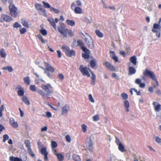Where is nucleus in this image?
<instances>
[{
    "label": "nucleus",
    "mask_w": 161,
    "mask_h": 161,
    "mask_svg": "<svg viewBox=\"0 0 161 161\" xmlns=\"http://www.w3.org/2000/svg\"><path fill=\"white\" fill-rule=\"evenodd\" d=\"M30 90L32 92H35L36 91V87L35 85H31L30 86Z\"/></svg>",
    "instance_id": "56"
},
{
    "label": "nucleus",
    "mask_w": 161,
    "mask_h": 161,
    "mask_svg": "<svg viewBox=\"0 0 161 161\" xmlns=\"http://www.w3.org/2000/svg\"><path fill=\"white\" fill-rule=\"evenodd\" d=\"M46 116H47L48 118H50L52 117V114L49 111H47L46 112Z\"/></svg>",
    "instance_id": "64"
},
{
    "label": "nucleus",
    "mask_w": 161,
    "mask_h": 161,
    "mask_svg": "<svg viewBox=\"0 0 161 161\" xmlns=\"http://www.w3.org/2000/svg\"><path fill=\"white\" fill-rule=\"evenodd\" d=\"M65 33L67 35V34H68L70 37H72L74 36L73 32L71 30H69L67 29V30H66V32Z\"/></svg>",
    "instance_id": "39"
},
{
    "label": "nucleus",
    "mask_w": 161,
    "mask_h": 161,
    "mask_svg": "<svg viewBox=\"0 0 161 161\" xmlns=\"http://www.w3.org/2000/svg\"><path fill=\"white\" fill-rule=\"evenodd\" d=\"M37 36V37H38V38L42 42V43L44 44L45 43V41H44L43 37H42V36L40 34H39Z\"/></svg>",
    "instance_id": "48"
},
{
    "label": "nucleus",
    "mask_w": 161,
    "mask_h": 161,
    "mask_svg": "<svg viewBox=\"0 0 161 161\" xmlns=\"http://www.w3.org/2000/svg\"><path fill=\"white\" fill-rule=\"evenodd\" d=\"M4 110V105H2L0 107V118L3 117V112Z\"/></svg>",
    "instance_id": "46"
},
{
    "label": "nucleus",
    "mask_w": 161,
    "mask_h": 161,
    "mask_svg": "<svg viewBox=\"0 0 161 161\" xmlns=\"http://www.w3.org/2000/svg\"><path fill=\"white\" fill-rule=\"evenodd\" d=\"M9 160L10 161H22V160L21 158L17 157H14L13 156H10L9 157Z\"/></svg>",
    "instance_id": "26"
},
{
    "label": "nucleus",
    "mask_w": 161,
    "mask_h": 161,
    "mask_svg": "<svg viewBox=\"0 0 161 161\" xmlns=\"http://www.w3.org/2000/svg\"><path fill=\"white\" fill-rule=\"evenodd\" d=\"M70 109L69 106L68 104H66L62 108V114H67Z\"/></svg>",
    "instance_id": "22"
},
{
    "label": "nucleus",
    "mask_w": 161,
    "mask_h": 161,
    "mask_svg": "<svg viewBox=\"0 0 161 161\" xmlns=\"http://www.w3.org/2000/svg\"><path fill=\"white\" fill-rule=\"evenodd\" d=\"M4 70H8L9 72H12L13 70V69L12 66H8L5 67H4L2 68Z\"/></svg>",
    "instance_id": "31"
},
{
    "label": "nucleus",
    "mask_w": 161,
    "mask_h": 161,
    "mask_svg": "<svg viewBox=\"0 0 161 161\" xmlns=\"http://www.w3.org/2000/svg\"><path fill=\"white\" fill-rule=\"evenodd\" d=\"M3 142H5L7 140L9 139V137L7 134H5L3 136Z\"/></svg>",
    "instance_id": "51"
},
{
    "label": "nucleus",
    "mask_w": 161,
    "mask_h": 161,
    "mask_svg": "<svg viewBox=\"0 0 161 161\" xmlns=\"http://www.w3.org/2000/svg\"><path fill=\"white\" fill-rule=\"evenodd\" d=\"M90 64L91 66L94 68L96 66V63L95 60H91L90 61Z\"/></svg>",
    "instance_id": "47"
},
{
    "label": "nucleus",
    "mask_w": 161,
    "mask_h": 161,
    "mask_svg": "<svg viewBox=\"0 0 161 161\" xmlns=\"http://www.w3.org/2000/svg\"><path fill=\"white\" fill-rule=\"evenodd\" d=\"M14 28H17L19 27L21 28V26L19 25L18 22H15L13 25Z\"/></svg>",
    "instance_id": "52"
},
{
    "label": "nucleus",
    "mask_w": 161,
    "mask_h": 161,
    "mask_svg": "<svg viewBox=\"0 0 161 161\" xmlns=\"http://www.w3.org/2000/svg\"><path fill=\"white\" fill-rule=\"evenodd\" d=\"M65 139L66 141L68 142H71V139L69 135H66L65 136Z\"/></svg>",
    "instance_id": "58"
},
{
    "label": "nucleus",
    "mask_w": 161,
    "mask_h": 161,
    "mask_svg": "<svg viewBox=\"0 0 161 161\" xmlns=\"http://www.w3.org/2000/svg\"><path fill=\"white\" fill-rule=\"evenodd\" d=\"M24 81L25 83L27 85H29L30 83V80L29 76L26 77L24 78Z\"/></svg>",
    "instance_id": "37"
},
{
    "label": "nucleus",
    "mask_w": 161,
    "mask_h": 161,
    "mask_svg": "<svg viewBox=\"0 0 161 161\" xmlns=\"http://www.w3.org/2000/svg\"><path fill=\"white\" fill-rule=\"evenodd\" d=\"M88 98L90 101L92 103L94 102V100L93 98L92 95L91 94H90L88 96Z\"/></svg>",
    "instance_id": "61"
},
{
    "label": "nucleus",
    "mask_w": 161,
    "mask_h": 161,
    "mask_svg": "<svg viewBox=\"0 0 161 161\" xmlns=\"http://www.w3.org/2000/svg\"><path fill=\"white\" fill-rule=\"evenodd\" d=\"M41 153L44 156V159L45 161H47L48 160L47 155L48 153L47 152V148L46 147L42 148L40 150Z\"/></svg>",
    "instance_id": "10"
},
{
    "label": "nucleus",
    "mask_w": 161,
    "mask_h": 161,
    "mask_svg": "<svg viewBox=\"0 0 161 161\" xmlns=\"http://www.w3.org/2000/svg\"><path fill=\"white\" fill-rule=\"evenodd\" d=\"M56 156L59 161L63 160L64 159V156L61 153H58Z\"/></svg>",
    "instance_id": "38"
},
{
    "label": "nucleus",
    "mask_w": 161,
    "mask_h": 161,
    "mask_svg": "<svg viewBox=\"0 0 161 161\" xmlns=\"http://www.w3.org/2000/svg\"><path fill=\"white\" fill-rule=\"evenodd\" d=\"M85 43L88 47L90 49H93L94 47L93 40L91 38L85 39Z\"/></svg>",
    "instance_id": "9"
},
{
    "label": "nucleus",
    "mask_w": 161,
    "mask_h": 161,
    "mask_svg": "<svg viewBox=\"0 0 161 161\" xmlns=\"http://www.w3.org/2000/svg\"><path fill=\"white\" fill-rule=\"evenodd\" d=\"M27 152L32 157H35V155L32 151L31 148L28 149Z\"/></svg>",
    "instance_id": "45"
},
{
    "label": "nucleus",
    "mask_w": 161,
    "mask_h": 161,
    "mask_svg": "<svg viewBox=\"0 0 161 161\" xmlns=\"http://www.w3.org/2000/svg\"><path fill=\"white\" fill-rule=\"evenodd\" d=\"M37 92L40 95H42L43 97H45L46 94L42 90H39L37 91Z\"/></svg>",
    "instance_id": "50"
},
{
    "label": "nucleus",
    "mask_w": 161,
    "mask_h": 161,
    "mask_svg": "<svg viewBox=\"0 0 161 161\" xmlns=\"http://www.w3.org/2000/svg\"><path fill=\"white\" fill-rule=\"evenodd\" d=\"M9 123L14 128H17L18 127V125L17 122H15L13 118H10L9 119Z\"/></svg>",
    "instance_id": "20"
},
{
    "label": "nucleus",
    "mask_w": 161,
    "mask_h": 161,
    "mask_svg": "<svg viewBox=\"0 0 161 161\" xmlns=\"http://www.w3.org/2000/svg\"><path fill=\"white\" fill-rule=\"evenodd\" d=\"M86 148L90 151H92L93 149V144L91 136H87L85 141Z\"/></svg>",
    "instance_id": "3"
},
{
    "label": "nucleus",
    "mask_w": 161,
    "mask_h": 161,
    "mask_svg": "<svg viewBox=\"0 0 161 161\" xmlns=\"http://www.w3.org/2000/svg\"><path fill=\"white\" fill-rule=\"evenodd\" d=\"M141 80L139 78L136 79L135 81L136 84L139 85V87L141 88H144L145 86V84L144 83H142Z\"/></svg>",
    "instance_id": "21"
},
{
    "label": "nucleus",
    "mask_w": 161,
    "mask_h": 161,
    "mask_svg": "<svg viewBox=\"0 0 161 161\" xmlns=\"http://www.w3.org/2000/svg\"><path fill=\"white\" fill-rule=\"evenodd\" d=\"M127 152V150L125 148V146L121 143V152Z\"/></svg>",
    "instance_id": "63"
},
{
    "label": "nucleus",
    "mask_w": 161,
    "mask_h": 161,
    "mask_svg": "<svg viewBox=\"0 0 161 161\" xmlns=\"http://www.w3.org/2000/svg\"><path fill=\"white\" fill-rule=\"evenodd\" d=\"M85 53H83L82 54V56L85 59H88L90 57V55L89 54L91 52L89 50V52H87V53L84 52Z\"/></svg>",
    "instance_id": "34"
},
{
    "label": "nucleus",
    "mask_w": 161,
    "mask_h": 161,
    "mask_svg": "<svg viewBox=\"0 0 161 161\" xmlns=\"http://www.w3.org/2000/svg\"><path fill=\"white\" fill-rule=\"evenodd\" d=\"M153 104L154 106L155 111L159 112L161 110V105L157 102H153Z\"/></svg>",
    "instance_id": "19"
},
{
    "label": "nucleus",
    "mask_w": 161,
    "mask_h": 161,
    "mask_svg": "<svg viewBox=\"0 0 161 161\" xmlns=\"http://www.w3.org/2000/svg\"><path fill=\"white\" fill-rule=\"evenodd\" d=\"M67 29V28H66L65 25L63 24H62L58 27V31L64 37H67V35L65 33Z\"/></svg>",
    "instance_id": "6"
},
{
    "label": "nucleus",
    "mask_w": 161,
    "mask_h": 161,
    "mask_svg": "<svg viewBox=\"0 0 161 161\" xmlns=\"http://www.w3.org/2000/svg\"><path fill=\"white\" fill-rule=\"evenodd\" d=\"M35 7L37 11L39 10L42 7V6L41 4L38 3H36L35 4Z\"/></svg>",
    "instance_id": "43"
},
{
    "label": "nucleus",
    "mask_w": 161,
    "mask_h": 161,
    "mask_svg": "<svg viewBox=\"0 0 161 161\" xmlns=\"http://www.w3.org/2000/svg\"><path fill=\"white\" fill-rule=\"evenodd\" d=\"M66 23L70 26H74L75 25V21L72 20L68 19L66 20Z\"/></svg>",
    "instance_id": "32"
},
{
    "label": "nucleus",
    "mask_w": 161,
    "mask_h": 161,
    "mask_svg": "<svg viewBox=\"0 0 161 161\" xmlns=\"http://www.w3.org/2000/svg\"><path fill=\"white\" fill-rule=\"evenodd\" d=\"M0 55L2 58H5L6 56V53L3 48L0 50Z\"/></svg>",
    "instance_id": "33"
},
{
    "label": "nucleus",
    "mask_w": 161,
    "mask_h": 161,
    "mask_svg": "<svg viewBox=\"0 0 161 161\" xmlns=\"http://www.w3.org/2000/svg\"><path fill=\"white\" fill-rule=\"evenodd\" d=\"M16 90H18L17 92L18 95L20 96H23L24 95V91L23 88L20 85H18L15 88Z\"/></svg>",
    "instance_id": "16"
},
{
    "label": "nucleus",
    "mask_w": 161,
    "mask_h": 161,
    "mask_svg": "<svg viewBox=\"0 0 161 161\" xmlns=\"http://www.w3.org/2000/svg\"><path fill=\"white\" fill-rule=\"evenodd\" d=\"M91 73L92 75V76L91 77V79L92 80H95L96 79V75L94 74V73L92 72L91 70H90Z\"/></svg>",
    "instance_id": "59"
},
{
    "label": "nucleus",
    "mask_w": 161,
    "mask_h": 161,
    "mask_svg": "<svg viewBox=\"0 0 161 161\" xmlns=\"http://www.w3.org/2000/svg\"><path fill=\"white\" fill-rule=\"evenodd\" d=\"M51 145L52 149L55 148L57 147L58 146L57 142L54 141H52Z\"/></svg>",
    "instance_id": "55"
},
{
    "label": "nucleus",
    "mask_w": 161,
    "mask_h": 161,
    "mask_svg": "<svg viewBox=\"0 0 161 161\" xmlns=\"http://www.w3.org/2000/svg\"><path fill=\"white\" fill-rule=\"evenodd\" d=\"M153 29H152V31L153 33H158V31L156 30V29H159L160 30L161 28L160 25L159 24H158L157 23H155L153 24Z\"/></svg>",
    "instance_id": "23"
},
{
    "label": "nucleus",
    "mask_w": 161,
    "mask_h": 161,
    "mask_svg": "<svg viewBox=\"0 0 161 161\" xmlns=\"http://www.w3.org/2000/svg\"><path fill=\"white\" fill-rule=\"evenodd\" d=\"M129 103L127 100H125L124 102V106L126 108L127 112H128L129 111Z\"/></svg>",
    "instance_id": "30"
},
{
    "label": "nucleus",
    "mask_w": 161,
    "mask_h": 161,
    "mask_svg": "<svg viewBox=\"0 0 161 161\" xmlns=\"http://www.w3.org/2000/svg\"><path fill=\"white\" fill-rule=\"evenodd\" d=\"M93 120L94 121H97L99 119V116L98 114H97L93 117Z\"/></svg>",
    "instance_id": "57"
},
{
    "label": "nucleus",
    "mask_w": 161,
    "mask_h": 161,
    "mask_svg": "<svg viewBox=\"0 0 161 161\" xmlns=\"http://www.w3.org/2000/svg\"><path fill=\"white\" fill-rule=\"evenodd\" d=\"M41 87L45 91L47 92L48 95L53 93V91L52 89V87L49 84H47L46 85H42Z\"/></svg>",
    "instance_id": "5"
},
{
    "label": "nucleus",
    "mask_w": 161,
    "mask_h": 161,
    "mask_svg": "<svg viewBox=\"0 0 161 161\" xmlns=\"http://www.w3.org/2000/svg\"><path fill=\"white\" fill-rule=\"evenodd\" d=\"M73 10L76 14H81L83 12V10L82 8L80 7H76V8Z\"/></svg>",
    "instance_id": "24"
},
{
    "label": "nucleus",
    "mask_w": 161,
    "mask_h": 161,
    "mask_svg": "<svg viewBox=\"0 0 161 161\" xmlns=\"http://www.w3.org/2000/svg\"><path fill=\"white\" fill-rule=\"evenodd\" d=\"M156 142L159 143H161V139L159 137L157 136L155 137Z\"/></svg>",
    "instance_id": "62"
},
{
    "label": "nucleus",
    "mask_w": 161,
    "mask_h": 161,
    "mask_svg": "<svg viewBox=\"0 0 161 161\" xmlns=\"http://www.w3.org/2000/svg\"><path fill=\"white\" fill-rule=\"evenodd\" d=\"M25 144L27 148V149L31 148V143L29 140H26L25 141Z\"/></svg>",
    "instance_id": "40"
},
{
    "label": "nucleus",
    "mask_w": 161,
    "mask_h": 161,
    "mask_svg": "<svg viewBox=\"0 0 161 161\" xmlns=\"http://www.w3.org/2000/svg\"><path fill=\"white\" fill-rule=\"evenodd\" d=\"M44 64L46 69L47 71L51 72H54V69L53 67L50 64L46 62H44Z\"/></svg>",
    "instance_id": "17"
},
{
    "label": "nucleus",
    "mask_w": 161,
    "mask_h": 161,
    "mask_svg": "<svg viewBox=\"0 0 161 161\" xmlns=\"http://www.w3.org/2000/svg\"><path fill=\"white\" fill-rule=\"evenodd\" d=\"M39 31L40 33L43 36H46L47 34V31L44 28H42V29H41L39 30Z\"/></svg>",
    "instance_id": "41"
},
{
    "label": "nucleus",
    "mask_w": 161,
    "mask_h": 161,
    "mask_svg": "<svg viewBox=\"0 0 161 161\" xmlns=\"http://www.w3.org/2000/svg\"><path fill=\"white\" fill-rule=\"evenodd\" d=\"M116 138V142L117 144L119 146V149L121 151V142H120V140L117 137H115Z\"/></svg>",
    "instance_id": "42"
},
{
    "label": "nucleus",
    "mask_w": 161,
    "mask_h": 161,
    "mask_svg": "<svg viewBox=\"0 0 161 161\" xmlns=\"http://www.w3.org/2000/svg\"><path fill=\"white\" fill-rule=\"evenodd\" d=\"M47 20L53 28L56 30L57 27L55 23L58 22V19L57 18H55L54 20L53 18H50L48 19Z\"/></svg>",
    "instance_id": "12"
},
{
    "label": "nucleus",
    "mask_w": 161,
    "mask_h": 161,
    "mask_svg": "<svg viewBox=\"0 0 161 161\" xmlns=\"http://www.w3.org/2000/svg\"><path fill=\"white\" fill-rule=\"evenodd\" d=\"M95 32L96 35L99 37L102 38L103 36V34L98 30H96L95 31Z\"/></svg>",
    "instance_id": "36"
},
{
    "label": "nucleus",
    "mask_w": 161,
    "mask_h": 161,
    "mask_svg": "<svg viewBox=\"0 0 161 161\" xmlns=\"http://www.w3.org/2000/svg\"><path fill=\"white\" fill-rule=\"evenodd\" d=\"M21 22L23 26L26 28H29V26L28 23L26 20L24 19H21Z\"/></svg>",
    "instance_id": "29"
},
{
    "label": "nucleus",
    "mask_w": 161,
    "mask_h": 161,
    "mask_svg": "<svg viewBox=\"0 0 161 161\" xmlns=\"http://www.w3.org/2000/svg\"><path fill=\"white\" fill-rule=\"evenodd\" d=\"M130 64L129 63L128 66L129 67L128 69V75L129 76H131L136 73V70L133 67L130 66Z\"/></svg>",
    "instance_id": "15"
},
{
    "label": "nucleus",
    "mask_w": 161,
    "mask_h": 161,
    "mask_svg": "<svg viewBox=\"0 0 161 161\" xmlns=\"http://www.w3.org/2000/svg\"><path fill=\"white\" fill-rule=\"evenodd\" d=\"M62 48L66 55L69 57L75 56V52L73 50H70L69 48L65 45L62 46Z\"/></svg>",
    "instance_id": "2"
},
{
    "label": "nucleus",
    "mask_w": 161,
    "mask_h": 161,
    "mask_svg": "<svg viewBox=\"0 0 161 161\" xmlns=\"http://www.w3.org/2000/svg\"><path fill=\"white\" fill-rule=\"evenodd\" d=\"M26 31V29L24 28L20 29V32L21 34H24Z\"/></svg>",
    "instance_id": "60"
},
{
    "label": "nucleus",
    "mask_w": 161,
    "mask_h": 161,
    "mask_svg": "<svg viewBox=\"0 0 161 161\" xmlns=\"http://www.w3.org/2000/svg\"><path fill=\"white\" fill-rule=\"evenodd\" d=\"M38 11L40 14L43 15L44 16H46L47 14L46 12V10L42 7Z\"/></svg>",
    "instance_id": "27"
},
{
    "label": "nucleus",
    "mask_w": 161,
    "mask_h": 161,
    "mask_svg": "<svg viewBox=\"0 0 161 161\" xmlns=\"http://www.w3.org/2000/svg\"><path fill=\"white\" fill-rule=\"evenodd\" d=\"M73 159L75 161H80L81 159L80 157V156L76 154H74L72 156Z\"/></svg>",
    "instance_id": "35"
},
{
    "label": "nucleus",
    "mask_w": 161,
    "mask_h": 161,
    "mask_svg": "<svg viewBox=\"0 0 161 161\" xmlns=\"http://www.w3.org/2000/svg\"><path fill=\"white\" fill-rule=\"evenodd\" d=\"M81 3L80 0H77L75 2H74L72 3L71 5V8L72 10H74L76 7H80L81 5Z\"/></svg>",
    "instance_id": "13"
},
{
    "label": "nucleus",
    "mask_w": 161,
    "mask_h": 161,
    "mask_svg": "<svg viewBox=\"0 0 161 161\" xmlns=\"http://www.w3.org/2000/svg\"><path fill=\"white\" fill-rule=\"evenodd\" d=\"M148 76H150V78L153 80L155 81L156 83V85H153V87L155 88L157 86H158L159 84L157 80L156 76L154 73V74H152V72L150 73L148 75Z\"/></svg>",
    "instance_id": "14"
},
{
    "label": "nucleus",
    "mask_w": 161,
    "mask_h": 161,
    "mask_svg": "<svg viewBox=\"0 0 161 161\" xmlns=\"http://www.w3.org/2000/svg\"><path fill=\"white\" fill-rule=\"evenodd\" d=\"M42 3L43 4L44 7L45 8H50V9H51V8L52 7L48 3H46L44 1H42Z\"/></svg>",
    "instance_id": "49"
},
{
    "label": "nucleus",
    "mask_w": 161,
    "mask_h": 161,
    "mask_svg": "<svg viewBox=\"0 0 161 161\" xmlns=\"http://www.w3.org/2000/svg\"><path fill=\"white\" fill-rule=\"evenodd\" d=\"M8 8L10 11V15L12 17H16L18 15L17 8L12 2L10 3Z\"/></svg>",
    "instance_id": "1"
},
{
    "label": "nucleus",
    "mask_w": 161,
    "mask_h": 161,
    "mask_svg": "<svg viewBox=\"0 0 161 161\" xmlns=\"http://www.w3.org/2000/svg\"><path fill=\"white\" fill-rule=\"evenodd\" d=\"M76 46L79 47L84 52H89V50L85 46V44L82 41L78 40L77 41Z\"/></svg>",
    "instance_id": "8"
},
{
    "label": "nucleus",
    "mask_w": 161,
    "mask_h": 161,
    "mask_svg": "<svg viewBox=\"0 0 161 161\" xmlns=\"http://www.w3.org/2000/svg\"><path fill=\"white\" fill-rule=\"evenodd\" d=\"M104 65L106 66V68L109 70L111 71H114L115 69L114 67L111 64L108 62H106L104 64Z\"/></svg>",
    "instance_id": "18"
},
{
    "label": "nucleus",
    "mask_w": 161,
    "mask_h": 161,
    "mask_svg": "<svg viewBox=\"0 0 161 161\" xmlns=\"http://www.w3.org/2000/svg\"><path fill=\"white\" fill-rule=\"evenodd\" d=\"M50 10L52 12H53L56 14H58L59 12V11L58 9L55 8L53 7L51 8Z\"/></svg>",
    "instance_id": "54"
},
{
    "label": "nucleus",
    "mask_w": 161,
    "mask_h": 161,
    "mask_svg": "<svg viewBox=\"0 0 161 161\" xmlns=\"http://www.w3.org/2000/svg\"><path fill=\"white\" fill-rule=\"evenodd\" d=\"M121 97L125 101L128 98V95L127 93L123 92L121 94Z\"/></svg>",
    "instance_id": "44"
},
{
    "label": "nucleus",
    "mask_w": 161,
    "mask_h": 161,
    "mask_svg": "<svg viewBox=\"0 0 161 161\" xmlns=\"http://www.w3.org/2000/svg\"><path fill=\"white\" fill-rule=\"evenodd\" d=\"M13 19L10 16L5 14H3L1 15L0 18V22H10L13 20Z\"/></svg>",
    "instance_id": "7"
},
{
    "label": "nucleus",
    "mask_w": 161,
    "mask_h": 161,
    "mask_svg": "<svg viewBox=\"0 0 161 161\" xmlns=\"http://www.w3.org/2000/svg\"><path fill=\"white\" fill-rule=\"evenodd\" d=\"M130 60L131 63H132L134 65H136L137 64V58L135 55L131 57L130 58Z\"/></svg>",
    "instance_id": "25"
},
{
    "label": "nucleus",
    "mask_w": 161,
    "mask_h": 161,
    "mask_svg": "<svg viewBox=\"0 0 161 161\" xmlns=\"http://www.w3.org/2000/svg\"><path fill=\"white\" fill-rule=\"evenodd\" d=\"M79 70L82 74L84 76H86L88 77L90 76L89 71L90 70L89 68L86 66L83 67V65H81L79 68Z\"/></svg>",
    "instance_id": "4"
},
{
    "label": "nucleus",
    "mask_w": 161,
    "mask_h": 161,
    "mask_svg": "<svg viewBox=\"0 0 161 161\" xmlns=\"http://www.w3.org/2000/svg\"><path fill=\"white\" fill-rule=\"evenodd\" d=\"M152 72V74H154L153 72L150 71L147 69H146L143 73V76L142 78L143 80H146V77H150V76H148V75L150 73Z\"/></svg>",
    "instance_id": "11"
},
{
    "label": "nucleus",
    "mask_w": 161,
    "mask_h": 161,
    "mask_svg": "<svg viewBox=\"0 0 161 161\" xmlns=\"http://www.w3.org/2000/svg\"><path fill=\"white\" fill-rule=\"evenodd\" d=\"M81 127L83 132L84 133L86 132L87 131L86 126L84 124H82L81 125Z\"/></svg>",
    "instance_id": "53"
},
{
    "label": "nucleus",
    "mask_w": 161,
    "mask_h": 161,
    "mask_svg": "<svg viewBox=\"0 0 161 161\" xmlns=\"http://www.w3.org/2000/svg\"><path fill=\"white\" fill-rule=\"evenodd\" d=\"M23 102L27 105H30V102L27 97L25 96H23L22 98Z\"/></svg>",
    "instance_id": "28"
}]
</instances>
